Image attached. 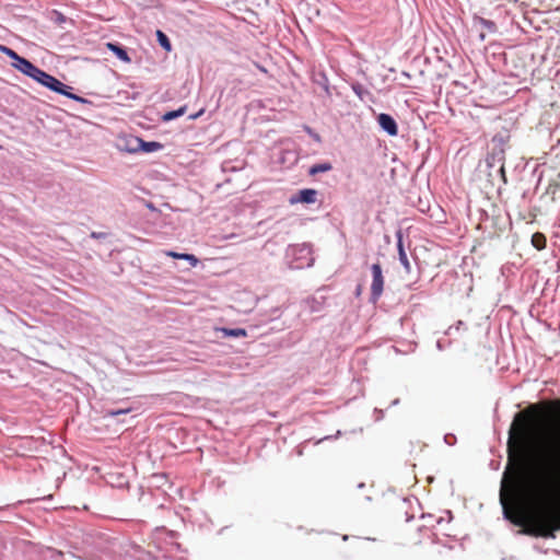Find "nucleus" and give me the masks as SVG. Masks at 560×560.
Wrapping results in <instances>:
<instances>
[{
    "mask_svg": "<svg viewBox=\"0 0 560 560\" xmlns=\"http://www.w3.org/2000/svg\"><path fill=\"white\" fill-rule=\"evenodd\" d=\"M528 442L542 459L548 476L560 481V435L539 427H532L526 432Z\"/></svg>",
    "mask_w": 560,
    "mask_h": 560,
    "instance_id": "f257e3e1",
    "label": "nucleus"
},
{
    "mask_svg": "<svg viewBox=\"0 0 560 560\" xmlns=\"http://www.w3.org/2000/svg\"><path fill=\"white\" fill-rule=\"evenodd\" d=\"M284 259L291 269L311 267L314 262L312 247L307 243L289 245L285 249Z\"/></svg>",
    "mask_w": 560,
    "mask_h": 560,
    "instance_id": "f03ea898",
    "label": "nucleus"
},
{
    "mask_svg": "<svg viewBox=\"0 0 560 560\" xmlns=\"http://www.w3.org/2000/svg\"><path fill=\"white\" fill-rule=\"evenodd\" d=\"M33 80L42 86L48 89L49 91L62 96L65 93H68V90H73L72 86L65 84L59 79L44 71L40 68Z\"/></svg>",
    "mask_w": 560,
    "mask_h": 560,
    "instance_id": "7ed1b4c3",
    "label": "nucleus"
},
{
    "mask_svg": "<svg viewBox=\"0 0 560 560\" xmlns=\"http://www.w3.org/2000/svg\"><path fill=\"white\" fill-rule=\"evenodd\" d=\"M372 283L370 302L375 304L380 300L384 291L385 279L383 276V269L380 262H375L371 266Z\"/></svg>",
    "mask_w": 560,
    "mask_h": 560,
    "instance_id": "20e7f679",
    "label": "nucleus"
},
{
    "mask_svg": "<svg viewBox=\"0 0 560 560\" xmlns=\"http://www.w3.org/2000/svg\"><path fill=\"white\" fill-rule=\"evenodd\" d=\"M492 142L498 144L493 147L492 151L488 153L486 158V165L489 171L504 163L503 137L494 136Z\"/></svg>",
    "mask_w": 560,
    "mask_h": 560,
    "instance_id": "39448f33",
    "label": "nucleus"
},
{
    "mask_svg": "<svg viewBox=\"0 0 560 560\" xmlns=\"http://www.w3.org/2000/svg\"><path fill=\"white\" fill-rule=\"evenodd\" d=\"M559 529L560 526L556 528V530ZM517 533L532 537L555 538V529L549 528L546 524L541 522L532 523L523 527Z\"/></svg>",
    "mask_w": 560,
    "mask_h": 560,
    "instance_id": "423d86ee",
    "label": "nucleus"
},
{
    "mask_svg": "<svg viewBox=\"0 0 560 560\" xmlns=\"http://www.w3.org/2000/svg\"><path fill=\"white\" fill-rule=\"evenodd\" d=\"M131 142L136 143V147H125V151L129 153H153L160 151L164 145L159 141H145L142 138L133 137Z\"/></svg>",
    "mask_w": 560,
    "mask_h": 560,
    "instance_id": "0eeeda50",
    "label": "nucleus"
},
{
    "mask_svg": "<svg viewBox=\"0 0 560 560\" xmlns=\"http://www.w3.org/2000/svg\"><path fill=\"white\" fill-rule=\"evenodd\" d=\"M375 120L380 129L389 137L398 136L399 128L396 119L387 113H380L376 115Z\"/></svg>",
    "mask_w": 560,
    "mask_h": 560,
    "instance_id": "6e6552de",
    "label": "nucleus"
},
{
    "mask_svg": "<svg viewBox=\"0 0 560 560\" xmlns=\"http://www.w3.org/2000/svg\"><path fill=\"white\" fill-rule=\"evenodd\" d=\"M318 191L314 188H303L289 198L290 205H313L317 201Z\"/></svg>",
    "mask_w": 560,
    "mask_h": 560,
    "instance_id": "1a4fd4ad",
    "label": "nucleus"
},
{
    "mask_svg": "<svg viewBox=\"0 0 560 560\" xmlns=\"http://www.w3.org/2000/svg\"><path fill=\"white\" fill-rule=\"evenodd\" d=\"M11 67L32 80L39 70V67H37L31 60L22 56H20L15 62H11Z\"/></svg>",
    "mask_w": 560,
    "mask_h": 560,
    "instance_id": "9d476101",
    "label": "nucleus"
},
{
    "mask_svg": "<svg viewBox=\"0 0 560 560\" xmlns=\"http://www.w3.org/2000/svg\"><path fill=\"white\" fill-rule=\"evenodd\" d=\"M396 246H397V252H398V259H399V262L401 264V266L404 267L405 271L407 273H410L411 271V266H410V262H409V259H408V256H407V253L405 250V247H404V240H402V233L400 230H398L396 232Z\"/></svg>",
    "mask_w": 560,
    "mask_h": 560,
    "instance_id": "9b49d317",
    "label": "nucleus"
},
{
    "mask_svg": "<svg viewBox=\"0 0 560 560\" xmlns=\"http://www.w3.org/2000/svg\"><path fill=\"white\" fill-rule=\"evenodd\" d=\"M107 49L120 61L129 63L131 58L127 51V48L118 42H108L106 44Z\"/></svg>",
    "mask_w": 560,
    "mask_h": 560,
    "instance_id": "f8f14e48",
    "label": "nucleus"
},
{
    "mask_svg": "<svg viewBox=\"0 0 560 560\" xmlns=\"http://www.w3.org/2000/svg\"><path fill=\"white\" fill-rule=\"evenodd\" d=\"M218 337L221 338H244L247 337V330L245 328H229V327H215L214 329Z\"/></svg>",
    "mask_w": 560,
    "mask_h": 560,
    "instance_id": "ddd939ff",
    "label": "nucleus"
},
{
    "mask_svg": "<svg viewBox=\"0 0 560 560\" xmlns=\"http://www.w3.org/2000/svg\"><path fill=\"white\" fill-rule=\"evenodd\" d=\"M312 81L317 86L322 88L325 92V95L330 97L331 96V88L329 84L328 77L324 70L315 71L312 77Z\"/></svg>",
    "mask_w": 560,
    "mask_h": 560,
    "instance_id": "4468645a",
    "label": "nucleus"
},
{
    "mask_svg": "<svg viewBox=\"0 0 560 560\" xmlns=\"http://www.w3.org/2000/svg\"><path fill=\"white\" fill-rule=\"evenodd\" d=\"M488 177H489V182L493 186L497 183H499L498 190L501 189V184L502 185H506L508 184V178H506V174H505L504 163L499 165L494 173L492 172V170H490L489 173H488Z\"/></svg>",
    "mask_w": 560,
    "mask_h": 560,
    "instance_id": "2eb2a0df",
    "label": "nucleus"
},
{
    "mask_svg": "<svg viewBox=\"0 0 560 560\" xmlns=\"http://www.w3.org/2000/svg\"><path fill=\"white\" fill-rule=\"evenodd\" d=\"M21 504H23L22 500L0 506V522H10L12 517H20L15 511Z\"/></svg>",
    "mask_w": 560,
    "mask_h": 560,
    "instance_id": "dca6fc26",
    "label": "nucleus"
},
{
    "mask_svg": "<svg viewBox=\"0 0 560 560\" xmlns=\"http://www.w3.org/2000/svg\"><path fill=\"white\" fill-rule=\"evenodd\" d=\"M350 88L353 91V93L359 97L360 101H362V102H366V101L373 102L374 101L373 94L368 89H365L360 82L352 81L350 83Z\"/></svg>",
    "mask_w": 560,
    "mask_h": 560,
    "instance_id": "f3484780",
    "label": "nucleus"
},
{
    "mask_svg": "<svg viewBox=\"0 0 560 560\" xmlns=\"http://www.w3.org/2000/svg\"><path fill=\"white\" fill-rule=\"evenodd\" d=\"M166 256H170L174 259H183V260H186L188 261V264L191 266V267H196L198 264H199V259L194 255V254H189V253H177V252H174V250H168L165 253Z\"/></svg>",
    "mask_w": 560,
    "mask_h": 560,
    "instance_id": "a211bd4d",
    "label": "nucleus"
},
{
    "mask_svg": "<svg viewBox=\"0 0 560 560\" xmlns=\"http://www.w3.org/2000/svg\"><path fill=\"white\" fill-rule=\"evenodd\" d=\"M133 406H126L121 408H107L104 410V418H117L118 416L128 415L135 411Z\"/></svg>",
    "mask_w": 560,
    "mask_h": 560,
    "instance_id": "6ab92c4d",
    "label": "nucleus"
},
{
    "mask_svg": "<svg viewBox=\"0 0 560 560\" xmlns=\"http://www.w3.org/2000/svg\"><path fill=\"white\" fill-rule=\"evenodd\" d=\"M501 504H502V509H503V518L508 522H510L511 524L515 525V526H518V527H522L523 526V523H524V520L522 516H518V515H514L512 512H510L503 501V499H501Z\"/></svg>",
    "mask_w": 560,
    "mask_h": 560,
    "instance_id": "aec40b11",
    "label": "nucleus"
},
{
    "mask_svg": "<svg viewBox=\"0 0 560 560\" xmlns=\"http://www.w3.org/2000/svg\"><path fill=\"white\" fill-rule=\"evenodd\" d=\"M186 110H187V105H183V106L178 107L177 109L167 110L162 115L161 120L163 122H168V121L175 120V119L182 117L186 113Z\"/></svg>",
    "mask_w": 560,
    "mask_h": 560,
    "instance_id": "412c9836",
    "label": "nucleus"
},
{
    "mask_svg": "<svg viewBox=\"0 0 560 560\" xmlns=\"http://www.w3.org/2000/svg\"><path fill=\"white\" fill-rule=\"evenodd\" d=\"M326 299L324 296H312L306 300V304L312 313H318L324 310Z\"/></svg>",
    "mask_w": 560,
    "mask_h": 560,
    "instance_id": "4be33fe9",
    "label": "nucleus"
},
{
    "mask_svg": "<svg viewBox=\"0 0 560 560\" xmlns=\"http://www.w3.org/2000/svg\"><path fill=\"white\" fill-rule=\"evenodd\" d=\"M332 170V164L330 162H320L315 163L312 166H310L307 174L310 176H315L319 173H326Z\"/></svg>",
    "mask_w": 560,
    "mask_h": 560,
    "instance_id": "5701e85b",
    "label": "nucleus"
},
{
    "mask_svg": "<svg viewBox=\"0 0 560 560\" xmlns=\"http://www.w3.org/2000/svg\"><path fill=\"white\" fill-rule=\"evenodd\" d=\"M474 23L479 24L483 28L488 30L490 33H495L498 31V26L494 21L485 19L479 15H474Z\"/></svg>",
    "mask_w": 560,
    "mask_h": 560,
    "instance_id": "b1692460",
    "label": "nucleus"
},
{
    "mask_svg": "<svg viewBox=\"0 0 560 560\" xmlns=\"http://www.w3.org/2000/svg\"><path fill=\"white\" fill-rule=\"evenodd\" d=\"M158 44L166 51H172V43L170 37L161 30L155 31Z\"/></svg>",
    "mask_w": 560,
    "mask_h": 560,
    "instance_id": "393cba45",
    "label": "nucleus"
},
{
    "mask_svg": "<svg viewBox=\"0 0 560 560\" xmlns=\"http://www.w3.org/2000/svg\"><path fill=\"white\" fill-rule=\"evenodd\" d=\"M532 245L537 249V250H542L546 248V245H547V238L545 236L544 233L541 232H536L532 235Z\"/></svg>",
    "mask_w": 560,
    "mask_h": 560,
    "instance_id": "a878e982",
    "label": "nucleus"
},
{
    "mask_svg": "<svg viewBox=\"0 0 560 560\" xmlns=\"http://www.w3.org/2000/svg\"><path fill=\"white\" fill-rule=\"evenodd\" d=\"M63 96L81 104L92 105V102L90 100L73 93V90H68V93H65Z\"/></svg>",
    "mask_w": 560,
    "mask_h": 560,
    "instance_id": "bb28decb",
    "label": "nucleus"
},
{
    "mask_svg": "<svg viewBox=\"0 0 560 560\" xmlns=\"http://www.w3.org/2000/svg\"><path fill=\"white\" fill-rule=\"evenodd\" d=\"M0 52L9 57L11 59V62H15L16 59H19L20 57V55L15 50L5 45H0Z\"/></svg>",
    "mask_w": 560,
    "mask_h": 560,
    "instance_id": "cd10ccee",
    "label": "nucleus"
},
{
    "mask_svg": "<svg viewBox=\"0 0 560 560\" xmlns=\"http://www.w3.org/2000/svg\"><path fill=\"white\" fill-rule=\"evenodd\" d=\"M559 191H560V184L559 183H550L546 189L545 195L550 196L551 200L553 201L556 199V195Z\"/></svg>",
    "mask_w": 560,
    "mask_h": 560,
    "instance_id": "c85d7f7f",
    "label": "nucleus"
},
{
    "mask_svg": "<svg viewBox=\"0 0 560 560\" xmlns=\"http://www.w3.org/2000/svg\"><path fill=\"white\" fill-rule=\"evenodd\" d=\"M303 131L306 132L316 143L320 144L323 139L318 132H316L313 128L307 125L303 126Z\"/></svg>",
    "mask_w": 560,
    "mask_h": 560,
    "instance_id": "c756f323",
    "label": "nucleus"
},
{
    "mask_svg": "<svg viewBox=\"0 0 560 560\" xmlns=\"http://www.w3.org/2000/svg\"><path fill=\"white\" fill-rule=\"evenodd\" d=\"M460 329H466V324L463 320H457L454 325L447 328L445 335L452 336L454 331H459Z\"/></svg>",
    "mask_w": 560,
    "mask_h": 560,
    "instance_id": "7c9ffc66",
    "label": "nucleus"
},
{
    "mask_svg": "<svg viewBox=\"0 0 560 560\" xmlns=\"http://www.w3.org/2000/svg\"><path fill=\"white\" fill-rule=\"evenodd\" d=\"M444 442H445L447 445H450V446L455 445V444H456V442H457L456 435H455V434H453V433H446V434L444 435Z\"/></svg>",
    "mask_w": 560,
    "mask_h": 560,
    "instance_id": "2f4dec72",
    "label": "nucleus"
},
{
    "mask_svg": "<svg viewBox=\"0 0 560 560\" xmlns=\"http://www.w3.org/2000/svg\"><path fill=\"white\" fill-rule=\"evenodd\" d=\"M451 343H452L451 340L445 341V340L439 339L436 341V348H438V350L443 351L446 348H448L451 346Z\"/></svg>",
    "mask_w": 560,
    "mask_h": 560,
    "instance_id": "473e14b6",
    "label": "nucleus"
},
{
    "mask_svg": "<svg viewBox=\"0 0 560 560\" xmlns=\"http://www.w3.org/2000/svg\"><path fill=\"white\" fill-rule=\"evenodd\" d=\"M5 549H7L5 538L2 535H0V560L3 559Z\"/></svg>",
    "mask_w": 560,
    "mask_h": 560,
    "instance_id": "72a5a7b5",
    "label": "nucleus"
},
{
    "mask_svg": "<svg viewBox=\"0 0 560 560\" xmlns=\"http://www.w3.org/2000/svg\"><path fill=\"white\" fill-rule=\"evenodd\" d=\"M90 236L95 240H105L108 234L105 232H92Z\"/></svg>",
    "mask_w": 560,
    "mask_h": 560,
    "instance_id": "f704fd0d",
    "label": "nucleus"
},
{
    "mask_svg": "<svg viewBox=\"0 0 560 560\" xmlns=\"http://www.w3.org/2000/svg\"><path fill=\"white\" fill-rule=\"evenodd\" d=\"M341 435H342V432L340 430H338L335 435L324 436L320 441H329V440L338 439Z\"/></svg>",
    "mask_w": 560,
    "mask_h": 560,
    "instance_id": "c9c22d12",
    "label": "nucleus"
},
{
    "mask_svg": "<svg viewBox=\"0 0 560 560\" xmlns=\"http://www.w3.org/2000/svg\"><path fill=\"white\" fill-rule=\"evenodd\" d=\"M205 113V109H200L199 112L195 113V114H191L188 116V119L189 120H196L197 118H199L202 114Z\"/></svg>",
    "mask_w": 560,
    "mask_h": 560,
    "instance_id": "e433bc0d",
    "label": "nucleus"
},
{
    "mask_svg": "<svg viewBox=\"0 0 560 560\" xmlns=\"http://www.w3.org/2000/svg\"><path fill=\"white\" fill-rule=\"evenodd\" d=\"M374 415H375L377 421H380L384 418V411L382 409L375 408Z\"/></svg>",
    "mask_w": 560,
    "mask_h": 560,
    "instance_id": "4c0bfd02",
    "label": "nucleus"
},
{
    "mask_svg": "<svg viewBox=\"0 0 560 560\" xmlns=\"http://www.w3.org/2000/svg\"><path fill=\"white\" fill-rule=\"evenodd\" d=\"M361 293H362V285L358 284L355 288V291H354V295L358 298L361 295Z\"/></svg>",
    "mask_w": 560,
    "mask_h": 560,
    "instance_id": "58836bf2",
    "label": "nucleus"
},
{
    "mask_svg": "<svg viewBox=\"0 0 560 560\" xmlns=\"http://www.w3.org/2000/svg\"><path fill=\"white\" fill-rule=\"evenodd\" d=\"M520 418H521L520 413H515L514 421H513V423H512V425H511V429H510V434H512V431H513V429H514V423H515L516 421H518V419H520Z\"/></svg>",
    "mask_w": 560,
    "mask_h": 560,
    "instance_id": "ea45409f",
    "label": "nucleus"
},
{
    "mask_svg": "<svg viewBox=\"0 0 560 560\" xmlns=\"http://www.w3.org/2000/svg\"><path fill=\"white\" fill-rule=\"evenodd\" d=\"M280 315L279 313V308H273L272 310V316L270 317V319H275V318H278Z\"/></svg>",
    "mask_w": 560,
    "mask_h": 560,
    "instance_id": "a19ab883",
    "label": "nucleus"
},
{
    "mask_svg": "<svg viewBox=\"0 0 560 560\" xmlns=\"http://www.w3.org/2000/svg\"><path fill=\"white\" fill-rule=\"evenodd\" d=\"M52 560H63L62 553L58 552L57 556Z\"/></svg>",
    "mask_w": 560,
    "mask_h": 560,
    "instance_id": "79ce46f5",
    "label": "nucleus"
},
{
    "mask_svg": "<svg viewBox=\"0 0 560 560\" xmlns=\"http://www.w3.org/2000/svg\"><path fill=\"white\" fill-rule=\"evenodd\" d=\"M398 404H399V398H396V399H394V400L392 401V404H390V405H392V406H396V405H398Z\"/></svg>",
    "mask_w": 560,
    "mask_h": 560,
    "instance_id": "37998d69",
    "label": "nucleus"
},
{
    "mask_svg": "<svg viewBox=\"0 0 560 560\" xmlns=\"http://www.w3.org/2000/svg\"><path fill=\"white\" fill-rule=\"evenodd\" d=\"M357 487H358V489H363V488H365V483L364 482H360V483H358Z\"/></svg>",
    "mask_w": 560,
    "mask_h": 560,
    "instance_id": "c03bdc74",
    "label": "nucleus"
},
{
    "mask_svg": "<svg viewBox=\"0 0 560 560\" xmlns=\"http://www.w3.org/2000/svg\"><path fill=\"white\" fill-rule=\"evenodd\" d=\"M126 147H136V143L131 142V139L127 142Z\"/></svg>",
    "mask_w": 560,
    "mask_h": 560,
    "instance_id": "a18cd8bd",
    "label": "nucleus"
},
{
    "mask_svg": "<svg viewBox=\"0 0 560 560\" xmlns=\"http://www.w3.org/2000/svg\"><path fill=\"white\" fill-rule=\"evenodd\" d=\"M258 68L260 69V71L267 72V70L264 67H258Z\"/></svg>",
    "mask_w": 560,
    "mask_h": 560,
    "instance_id": "49530a36",
    "label": "nucleus"
},
{
    "mask_svg": "<svg viewBox=\"0 0 560 560\" xmlns=\"http://www.w3.org/2000/svg\"><path fill=\"white\" fill-rule=\"evenodd\" d=\"M479 37H480L481 40L485 39V35L482 33L479 35Z\"/></svg>",
    "mask_w": 560,
    "mask_h": 560,
    "instance_id": "de8ad7c7",
    "label": "nucleus"
},
{
    "mask_svg": "<svg viewBox=\"0 0 560 560\" xmlns=\"http://www.w3.org/2000/svg\"><path fill=\"white\" fill-rule=\"evenodd\" d=\"M402 75H405V78H409V73L407 72H402Z\"/></svg>",
    "mask_w": 560,
    "mask_h": 560,
    "instance_id": "09e8293b",
    "label": "nucleus"
},
{
    "mask_svg": "<svg viewBox=\"0 0 560 560\" xmlns=\"http://www.w3.org/2000/svg\"><path fill=\"white\" fill-rule=\"evenodd\" d=\"M442 521H443V518L440 517V518L436 520V523L440 524Z\"/></svg>",
    "mask_w": 560,
    "mask_h": 560,
    "instance_id": "8fccbe9b",
    "label": "nucleus"
}]
</instances>
